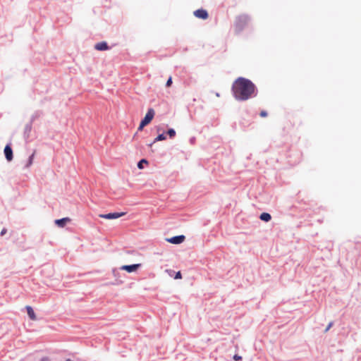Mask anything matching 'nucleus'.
Listing matches in <instances>:
<instances>
[{"mask_svg": "<svg viewBox=\"0 0 361 361\" xmlns=\"http://www.w3.org/2000/svg\"><path fill=\"white\" fill-rule=\"evenodd\" d=\"M232 91L236 99L245 101L255 95V85L248 79L238 78L233 84Z\"/></svg>", "mask_w": 361, "mask_h": 361, "instance_id": "obj_1", "label": "nucleus"}, {"mask_svg": "<svg viewBox=\"0 0 361 361\" xmlns=\"http://www.w3.org/2000/svg\"><path fill=\"white\" fill-rule=\"evenodd\" d=\"M249 18L246 15L238 16L235 20V27L236 31H241L249 23Z\"/></svg>", "mask_w": 361, "mask_h": 361, "instance_id": "obj_2", "label": "nucleus"}, {"mask_svg": "<svg viewBox=\"0 0 361 361\" xmlns=\"http://www.w3.org/2000/svg\"><path fill=\"white\" fill-rule=\"evenodd\" d=\"M141 264H135L131 265H123L121 267V269L126 271L128 273L136 272L137 269L141 267Z\"/></svg>", "mask_w": 361, "mask_h": 361, "instance_id": "obj_3", "label": "nucleus"}, {"mask_svg": "<svg viewBox=\"0 0 361 361\" xmlns=\"http://www.w3.org/2000/svg\"><path fill=\"white\" fill-rule=\"evenodd\" d=\"M125 215L124 212H115V213H109L106 214H99V216L100 218L106 219H118Z\"/></svg>", "mask_w": 361, "mask_h": 361, "instance_id": "obj_4", "label": "nucleus"}, {"mask_svg": "<svg viewBox=\"0 0 361 361\" xmlns=\"http://www.w3.org/2000/svg\"><path fill=\"white\" fill-rule=\"evenodd\" d=\"M154 114V110L153 109H149L145 118L142 120V121L146 123L147 125L149 124L153 119Z\"/></svg>", "mask_w": 361, "mask_h": 361, "instance_id": "obj_5", "label": "nucleus"}, {"mask_svg": "<svg viewBox=\"0 0 361 361\" xmlns=\"http://www.w3.org/2000/svg\"><path fill=\"white\" fill-rule=\"evenodd\" d=\"M194 15L198 18L205 20L208 18V13L204 9H198L194 11Z\"/></svg>", "mask_w": 361, "mask_h": 361, "instance_id": "obj_6", "label": "nucleus"}, {"mask_svg": "<svg viewBox=\"0 0 361 361\" xmlns=\"http://www.w3.org/2000/svg\"><path fill=\"white\" fill-rule=\"evenodd\" d=\"M185 235H181L174 236L171 238H168L167 241L172 244H180V243H182L185 240Z\"/></svg>", "mask_w": 361, "mask_h": 361, "instance_id": "obj_7", "label": "nucleus"}, {"mask_svg": "<svg viewBox=\"0 0 361 361\" xmlns=\"http://www.w3.org/2000/svg\"><path fill=\"white\" fill-rule=\"evenodd\" d=\"M4 154L7 161H11L13 159V150L9 145L5 147Z\"/></svg>", "mask_w": 361, "mask_h": 361, "instance_id": "obj_8", "label": "nucleus"}, {"mask_svg": "<svg viewBox=\"0 0 361 361\" xmlns=\"http://www.w3.org/2000/svg\"><path fill=\"white\" fill-rule=\"evenodd\" d=\"M95 49L98 51H105L109 49V46L106 42H101L95 44L94 46Z\"/></svg>", "mask_w": 361, "mask_h": 361, "instance_id": "obj_9", "label": "nucleus"}, {"mask_svg": "<svg viewBox=\"0 0 361 361\" xmlns=\"http://www.w3.org/2000/svg\"><path fill=\"white\" fill-rule=\"evenodd\" d=\"M71 221V219L68 218V217H66V218H63V219H56L55 221V224L56 225H57L59 227H64L66 224L67 222H69Z\"/></svg>", "mask_w": 361, "mask_h": 361, "instance_id": "obj_10", "label": "nucleus"}, {"mask_svg": "<svg viewBox=\"0 0 361 361\" xmlns=\"http://www.w3.org/2000/svg\"><path fill=\"white\" fill-rule=\"evenodd\" d=\"M27 314L31 320L35 321L37 319L36 314L30 306H26Z\"/></svg>", "mask_w": 361, "mask_h": 361, "instance_id": "obj_11", "label": "nucleus"}, {"mask_svg": "<svg viewBox=\"0 0 361 361\" xmlns=\"http://www.w3.org/2000/svg\"><path fill=\"white\" fill-rule=\"evenodd\" d=\"M259 218L262 221L267 222L271 220V216L269 213L264 212V213L261 214Z\"/></svg>", "mask_w": 361, "mask_h": 361, "instance_id": "obj_12", "label": "nucleus"}, {"mask_svg": "<svg viewBox=\"0 0 361 361\" xmlns=\"http://www.w3.org/2000/svg\"><path fill=\"white\" fill-rule=\"evenodd\" d=\"M35 154V151L30 156L27 163L25 166L26 167H30L32 164Z\"/></svg>", "mask_w": 361, "mask_h": 361, "instance_id": "obj_13", "label": "nucleus"}, {"mask_svg": "<svg viewBox=\"0 0 361 361\" xmlns=\"http://www.w3.org/2000/svg\"><path fill=\"white\" fill-rule=\"evenodd\" d=\"M148 164V161L146 160V159H141L138 164H137V167L140 169H143V164Z\"/></svg>", "mask_w": 361, "mask_h": 361, "instance_id": "obj_14", "label": "nucleus"}, {"mask_svg": "<svg viewBox=\"0 0 361 361\" xmlns=\"http://www.w3.org/2000/svg\"><path fill=\"white\" fill-rule=\"evenodd\" d=\"M164 140H166V136L164 134H160L154 139V142Z\"/></svg>", "mask_w": 361, "mask_h": 361, "instance_id": "obj_15", "label": "nucleus"}, {"mask_svg": "<svg viewBox=\"0 0 361 361\" xmlns=\"http://www.w3.org/2000/svg\"><path fill=\"white\" fill-rule=\"evenodd\" d=\"M167 134L171 138H172L176 135V131L173 129H169L167 131Z\"/></svg>", "mask_w": 361, "mask_h": 361, "instance_id": "obj_16", "label": "nucleus"}, {"mask_svg": "<svg viewBox=\"0 0 361 361\" xmlns=\"http://www.w3.org/2000/svg\"><path fill=\"white\" fill-rule=\"evenodd\" d=\"M172 84V78L171 77H169V78L168 79V80L166 81V86L167 87H170Z\"/></svg>", "mask_w": 361, "mask_h": 361, "instance_id": "obj_17", "label": "nucleus"}, {"mask_svg": "<svg viewBox=\"0 0 361 361\" xmlns=\"http://www.w3.org/2000/svg\"><path fill=\"white\" fill-rule=\"evenodd\" d=\"M145 126H147V124L141 121L140 126L138 127V130H142Z\"/></svg>", "mask_w": 361, "mask_h": 361, "instance_id": "obj_18", "label": "nucleus"}, {"mask_svg": "<svg viewBox=\"0 0 361 361\" xmlns=\"http://www.w3.org/2000/svg\"><path fill=\"white\" fill-rule=\"evenodd\" d=\"M176 279H179L182 278L181 273L180 271H178L174 277Z\"/></svg>", "mask_w": 361, "mask_h": 361, "instance_id": "obj_19", "label": "nucleus"}, {"mask_svg": "<svg viewBox=\"0 0 361 361\" xmlns=\"http://www.w3.org/2000/svg\"><path fill=\"white\" fill-rule=\"evenodd\" d=\"M233 359L236 361H238V360H240L242 359L241 356L238 355H235L233 356Z\"/></svg>", "mask_w": 361, "mask_h": 361, "instance_id": "obj_20", "label": "nucleus"}, {"mask_svg": "<svg viewBox=\"0 0 361 361\" xmlns=\"http://www.w3.org/2000/svg\"><path fill=\"white\" fill-rule=\"evenodd\" d=\"M332 325H333V322H330L329 324V325L327 326V327L326 328L324 331L327 332L330 329V328L332 326Z\"/></svg>", "mask_w": 361, "mask_h": 361, "instance_id": "obj_21", "label": "nucleus"}, {"mask_svg": "<svg viewBox=\"0 0 361 361\" xmlns=\"http://www.w3.org/2000/svg\"><path fill=\"white\" fill-rule=\"evenodd\" d=\"M260 116H261L262 117H266V116H267V111H262L260 112Z\"/></svg>", "mask_w": 361, "mask_h": 361, "instance_id": "obj_22", "label": "nucleus"}, {"mask_svg": "<svg viewBox=\"0 0 361 361\" xmlns=\"http://www.w3.org/2000/svg\"><path fill=\"white\" fill-rule=\"evenodd\" d=\"M6 233V228H4V229L1 231V235H4Z\"/></svg>", "mask_w": 361, "mask_h": 361, "instance_id": "obj_23", "label": "nucleus"}]
</instances>
